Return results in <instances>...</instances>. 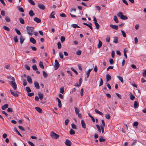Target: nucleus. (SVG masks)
<instances>
[{"mask_svg":"<svg viewBox=\"0 0 146 146\" xmlns=\"http://www.w3.org/2000/svg\"><path fill=\"white\" fill-rule=\"evenodd\" d=\"M72 26L74 28H76L77 27L80 28V27L76 24H73L72 25Z\"/></svg>","mask_w":146,"mask_h":146,"instance_id":"nucleus-44","label":"nucleus"},{"mask_svg":"<svg viewBox=\"0 0 146 146\" xmlns=\"http://www.w3.org/2000/svg\"><path fill=\"white\" fill-rule=\"evenodd\" d=\"M24 40L25 39L22 36H21L20 37V42L21 44L23 43Z\"/></svg>","mask_w":146,"mask_h":146,"instance_id":"nucleus-25","label":"nucleus"},{"mask_svg":"<svg viewBox=\"0 0 146 146\" xmlns=\"http://www.w3.org/2000/svg\"><path fill=\"white\" fill-rule=\"evenodd\" d=\"M14 130L17 132V133L21 137H22L20 133L18 131L16 127H15L14 128Z\"/></svg>","mask_w":146,"mask_h":146,"instance_id":"nucleus-33","label":"nucleus"},{"mask_svg":"<svg viewBox=\"0 0 146 146\" xmlns=\"http://www.w3.org/2000/svg\"><path fill=\"white\" fill-rule=\"evenodd\" d=\"M34 84L35 85V87L38 89L40 88V86H39V84L38 83L36 82H34Z\"/></svg>","mask_w":146,"mask_h":146,"instance_id":"nucleus-10","label":"nucleus"},{"mask_svg":"<svg viewBox=\"0 0 146 146\" xmlns=\"http://www.w3.org/2000/svg\"><path fill=\"white\" fill-rule=\"evenodd\" d=\"M71 69L77 75L78 74V73L77 71L75 70L73 68H72Z\"/></svg>","mask_w":146,"mask_h":146,"instance_id":"nucleus-60","label":"nucleus"},{"mask_svg":"<svg viewBox=\"0 0 146 146\" xmlns=\"http://www.w3.org/2000/svg\"><path fill=\"white\" fill-rule=\"evenodd\" d=\"M76 54L77 55H80L81 54V51L80 50H78L77 51Z\"/></svg>","mask_w":146,"mask_h":146,"instance_id":"nucleus-55","label":"nucleus"},{"mask_svg":"<svg viewBox=\"0 0 146 146\" xmlns=\"http://www.w3.org/2000/svg\"><path fill=\"white\" fill-rule=\"evenodd\" d=\"M61 41L62 43L65 40V38L63 36H62L60 38Z\"/></svg>","mask_w":146,"mask_h":146,"instance_id":"nucleus-48","label":"nucleus"},{"mask_svg":"<svg viewBox=\"0 0 146 146\" xmlns=\"http://www.w3.org/2000/svg\"><path fill=\"white\" fill-rule=\"evenodd\" d=\"M105 117L106 118L108 119H110V115L108 114H106V115H105Z\"/></svg>","mask_w":146,"mask_h":146,"instance_id":"nucleus-61","label":"nucleus"},{"mask_svg":"<svg viewBox=\"0 0 146 146\" xmlns=\"http://www.w3.org/2000/svg\"><path fill=\"white\" fill-rule=\"evenodd\" d=\"M57 47L58 49H60L61 48V44L60 42H58L57 43Z\"/></svg>","mask_w":146,"mask_h":146,"instance_id":"nucleus-40","label":"nucleus"},{"mask_svg":"<svg viewBox=\"0 0 146 146\" xmlns=\"http://www.w3.org/2000/svg\"><path fill=\"white\" fill-rule=\"evenodd\" d=\"M81 123L82 128L84 129H85L86 128V125L84 121L83 120H82L81 121Z\"/></svg>","mask_w":146,"mask_h":146,"instance_id":"nucleus-14","label":"nucleus"},{"mask_svg":"<svg viewBox=\"0 0 146 146\" xmlns=\"http://www.w3.org/2000/svg\"><path fill=\"white\" fill-rule=\"evenodd\" d=\"M72 128L74 129H76L77 128L75 125L74 123H72L71 124Z\"/></svg>","mask_w":146,"mask_h":146,"instance_id":"nucleus-45","label":"nucleus"},{"mask_svg":"<svg viewBox=\"0 0 146 146\" xmlns=\"http://www.w3.org/2000/svg\"><path fill=\"white\" fill-rule=\"evenodd\" d=\"M96 126L97 127V128L98 129V131L99 132H101V127H100L99 125H96Z\"/></svg>","mask_w":146,"mask_h":146,"instance_id":"nucleus-46","label":"nucleus"},{"mask_svg":"<svg viewBox=\"0 0 146 146\" xmlns=\"http://www.w3.org/2000/svg\"><path fill=\"white\" fill-rule=\"evenodd\" d=\"M29 14L30 16L32 17L35 14L32 10H30L29 12Z\"/></svg>","mask_w":146,"mask_h":146,"instance_id":"nucleus-27","label":"nucleus"},{"mask_svg":"<svg viewBox=\"0 0 146 146\" xmlns=\"http://www.w3.org/2000/svg\"><path fill=\"white\" fill-rule=\"evenodd\" d=\"M99 141L100 142H104L105 141V139L101 137L99 139Z\"/></svg>","mask_w":146,"mask_h":146,"instance_id":"nucleus-56","label":"nucleus"},{"mask_svg":"<svg viewBox=\"0 0 146 146\" xmlns=\"http://www.w3.org/2000/svg\"><path fill=\"white\" fill-rule=\"evenodd\" d=\"M9 83L14 89L15 90L17 88V86L15 82L14 81H10Z\"/></svg>","mask_w":146,"mask_h":146,"instance_id":"nucleus-4","label":"nucleus"},{"mask_svg":"<svg viewBox=\"0 0 146 146\" xmlns=\"http://www.w3.org/2000/svg\"><path fill=\"white\" fill-rule=\"evenodd\" d=\"M3 28L5 30L7 31H9L10 30L9 29L7 26H3Z\"/></svg>","mask_w":146,"mask_h":146,"instance_id":"nucleus-50","label":"nucleus"},{"mask_svg":"<svg viewBox=\"0 0 146 146\" xmlns=\"http://www.w3.org/2000/svg\"><path fill=\"white\" fill-rule=\"evenodd\" d=\"M138 107V104L137 102L136 101H135L134 103V107L135 108H137Z\"/></svg>","mask_w":146,"mask_h":146,"instance_id":"nucleus-36","label":"nucleus"},{"mask_svg":"<svg viewBox=\"0 0 146 146\" xmlns=\"http://www.w3.org/2000/svg\"><path fill=\"white\" fill-rule=\"evenodd\" d=\"M138 123L137 122H135L133 123V126L136 127L138 125Z\"/></svg>","mask_w":146,"mask_h":146,"instance_id":"nucleus-57","label":"nucleus"},{"mask_svg":"<svg viewBox=\"0 0 146 146\" xmlns=\"http://www.w3.org/2000/svg\"><path fill=\"white\" fill-rule=\"evenodd\" d=\"M5 20L7 22H9L11 21L10 19L7 16L5 17Z\"/></svg>","mask_w":146,"mask_h":146,"instance_id":"nucleus-42","label":"nucleus"},{"mask_svg":"<svg viewBox=\"0 0 146 146\" xmlns=\"http://www.w3.org/2000/svg\"><path fill=\"white\" fill-rule=\"evenodd\" d=\"M69 120L68 119H66L65 121V124L66 125H67L68 123H69Z\"/></svg>","mask_w":146,"mask_h":146,"instance_id":"nucleus-59","label":"nucleus"},{"mask_svg":"<svg viewBox=\"0 0 146 146\" xmlns=\"http://www.w3.org/2000/svg\"><path fill=\"white\" fill-rule=\"evenodd\" d=\"M28 143L31 146H35V145L33 143H32L31 141H29L28 142Z\"/></svg>","mask_w":146,"mask_h":146,"instance_id":"nucleus-64","label":"nucleus"},{"mask_svg":"<svg viewBox=\"0 0 146 146\" xmlns=\"http://www.w3.org/2000/svg\"><path fill=\"white\" fill-rule=\"evenodd\" d=\"M102 125H101V126H102L103 127H105V124L104 122V121L103 119L102 120Z\"/></svg>","mask_w":146,"mask_h":146,"instance_id":"nucleus-49","label":"nucleus"},{"mask_svg":"<svg viewBox=\"0 0 146 146\" xmlns=\"http://www.w3.org/2000/svg\"><path fill=\"white\" fill-rule=\"evenodd\" d=\"M26 90L27 92H31V90L29 87H26Z\"/></svg>","mask_w":146,"mask_h":146,"instance_id":"nucleus-39","label":"nucleus"},{"mask_svg":"<svg viewBox=\"0 0 146 146\" xmlns=\"http://www.w3.org/2000/svg\"><path fill=\"white\" fill-rule=\"evenodd\" d=\"M102 45V42L100 40L99 41V43L98 45V47L99 48H100Z\"/></svg>","mask_w":146,"mask_h":146,"instance_id":"nucleus-35","label":"nucleus"},{"mask_svg":"<svg viewBox=\"0 0 146 146\" xmlns=\"http://www.w3.org/2000/svg\"><path fill=\"white\" fill-rule=\"evenodd\" d=\"M17 8L21 12L23 13L24 12V10L23 9L22 7H17Z\"/></svg>","mask_w":146,"mask_h":146,"instance_id":"nucleus-32","label":"nucleus"},{"mask_svg":"<svg viewBox=\"0 0 146 146\" xmlns=\"http://www.w3.org/2000/svg\"><path fill=\"white\" fill-rule=\"evenodd\" d=\"M32 68L33 70H38V69L37 68L36 66V65H33L32 66Z\"/></svg>","mask_w":146,"mask_h":146,"instance_id":"nucleus-47","label":"nucleus"},{"mask_svg":"<svg viewBox=\"0 0 146 146\" xmlns=\"http://www.w3.org/2000/svg\"><path fill=\"white\" fill-rule=\"evenodd\" d=\"M30 41L33 44H35L36 41L35 39L33 37H31L30 39Z\"/></svg>","mask_w":146,"mask_h":146,"instance_id":"nucleus-13","label":"nucleus"},{"mask_svg":"<svg viewBox=\"0 0 146 146\" xmlns=\"http://www.w3.org/2000/svg\"><path fill=\"white\" fill-rule=\"evenodd\" d=\"M36 110L39 113H42V110L38 107H36L35 108Z\"/></svg>","mask_w":146,"mask_h":146,"instance_id":"nucleus-21","label":"nucleus"},{"mask_svg":"<svg viewBox=\"0 0 146 146\" xmlns=\"http://www.w3.org/2000/svg\"><path fill=\"white\" fill-rule=\"evenodd\" d=\"M38 95L39 96V98L40 100H42L43 97V94L40 92H39L38 93Z\"/></svg>","mask_w":146,"mask_h":146,"instance_id":"nucleus-12","label":"nucleus"},{"mask_svg":"<svg viewBox=\"0 0 146 146\" xmlns=\"http://www.w3.org/2000/svg\"><path fill=\"white\" fill-rule=\"evenodd\" d=\"M29 2L33 5H35V3L33 0H28Z\"/></svg>","mask_w":146,"mask_h":146,"instance_id":"nucleus-34","label":"nucleus"},{"mask_svg":"<svg viewBox=\"0 0 146 146\" xmlns=\"http://www.w3.org/2000/svg\"><path fill=\"white\" fill-rule=\"evenodd\" d=\"M121 32L122 33V35L124 37H126V35L125 33V32L124 31H121Z\"/></svg>","mask_w":146,"mask_h":146,"instance_id":"nucleus-51","label":"nucleus"},{"mask_svg":"<svg viewBox=\"0 0 146 146\" xmlns=\"http://www.w3.org/2000/svg\"><path fill=\"white\" fill-rule=\"evenodd\" d=\"M65 143L67 146H71L72 145V142L70 140L66 139L65 142Z\"/></svg>","mask_w":146,"mask_h":146,"instance_id":"nucleus-6","label":"nucleus"},{"mask_svg":"<svg viewBox=\"0 0 146 146\" xmlns=\"http://www.w3.org/2000/svg\"><path fill=\"white\" fill-rule=\"evenodd\" d=\"M26 29L27 32L29 35L32 36L33 35V31L34 30L33 27L27 26L26 27Z\"/></svg>","mask_w":146,"mask_h":146,"instance_id":"nucleus-1","label":"nucleus"},{"mask_svg":"<svg viewBox=\"0 0 146 146\" xmlns=\"http://www.w3.org/2000/svg\"><path fill=\"white\" fill-rule=\"evenodd\" d=\"M94 24L96 26V27L97 29H98L100 27L99 24L97 22H94Z\"/></svg>","mask_w":146,"mask_h":146,"instance_id":"nucleus-41","label":"nucleus"},{"mask_svg":"<svg viewBox=\"0 0 146 146\" xmlns=\"http://www.w3.org/2000/svg\"><path fill=\"white\" fill-rule=\"evenodd\" d=\"M39 66L40 68L42 69L44 68V66L43 64V63L41 61H40L39 64Z\"/></svg>","mask_w":146,"mask_h":146,"instance_id":"nucleus-23","label":"nucleus"},{"mask_svg":"<svg viewBox=\"0 0 146 146\" xmlns=\"http://www.w3.org/2000/svg\"><path fill=\"white\" fill-rule=\"evenodd\" d=\"M117 16L119 17L121 19L126 20L128 18L126 16L123 15L122 13L119 12L117 14Z\"/></svg>","mask_w":146,"mask_h":146,"instance_id":"nucleus-2","label":"nucleus"},{"mask_svg":"<svg viewBox=\"0 0 146 146\" xmlns=\"http://www.w3.org/2000/svg\"><path fill=\"white\" fill-rule=\"evenodd\" d=\"M107 82L109 81L111 79V77L109 74H107L106 76Z\"/></svg>","mask_w":146,"mask_h":146,"instance_id":"nucleus-15","label":"nucleus"},{"mask_svg":"<svg viewBox=\"0 0 146 146\" xmlns=\"http://www.w3.org/2000/svg\"><path fill=\"white\" fill-rule=\"evenodd\" d=\"M55 15V13L54 11H52L50 15L49 18H55L54 15Z\"/></svg>","mask_w":146,"mask_h":146,"instance_id":"nucleus-19","label":"nucleus"},{"mask_svg":"<svg viewBox=\"0 0 146 146\" xmlns=\"http://www.w3.org/2000/svg\"><path fill=\"white\" fill-rule=\"evenodd\" d=\"M118 42V38L117 37H114L113 42L115 43H117Z\"/></svg>","mask_w":146,"mask_h":146,"instance_id":"nucleus-43","label":"nucleus"},{"mask_svg":"<svg viewBox=\"0 0 146 146\" xmlns=\"http://www.w3.org/2000/svg\"><path fill=\"white\" fill-rule=\"evenodd\" d=\"M19 21L21 23L23 24L25 23L24 20L21 18L19 19Z\"/></svg>","mask_w":146,"mask_h":146,"instance_id":"nucleus-29","label":"nucleus"},{"mask_svg":"<svg viewBox=\"0 0 146 146\" xmlns=\"http://www.w3.org/2000/svg\"><path fill=\"white\" fill-rule=\"evenodd\" d=\"M103 80L102 78H100V82L99 86H101L102 85H103Z\"/></svg>","mask_w":146,"mask_h":146,"instance_id":"nucleus-54","label":"nucleus"},{"mask_svg":"<svg viewBox=\"0 0 146 146\" xmlns=\"http://www.w3.org/2000/svg\"><path fill=\"white\" fill-rule=\"evenodd\" d=\"M110 40V37L109 36H107L106 39V41L107 42H109Z\"/></svg>","mask_w":146,"mask_h":146,"instance_id":"nucleus-52","label":"nucleus"},{"mask_svg":"<svg viewBox=\"0 0 146 146\" xmlns=\"http://www.w3.org/2000/svg\"><path fill=\"white\" fill-rule=\"evenodd\" d=\"M115 52L114 51H112L111 53V56L112 58H113L114 57Z\"/></svg>","mask_w":146,"mask_h":146,"instance_id":"nucleus-62","label":"nucleus"},{"mask_svg":"<svg viewBox=\"0 0 146 146\" xmlns=\"http://www.w3.org/2000/svg\"><path fill=\"white\" fill-rule=\"evenodd\" d=\"M34 20L35 21L38 23H40L41 21V20L38 18L37 17L35 18Z\"/></svg>","mask_w":146,"mask_h":146,"instance_id":"nucleus-20","label":"nucleus"},{"mask_svg":"<svg viewBox=\"0 0 146 146\" xmlns=\"http://www.w3.org/2000/svg\"><path fill=\"white\" fill-rule=\"evenodd\" d=\"M92 70V69H89L86 72V74L87 76V78H88L89 76L90 73V72L91 71V70Z\"/></svg>","mask_w":146,"mask_h":146,"instance_id":"nucleus-22","label":"nucleus"},{"mask_svg":"<svg viewBox=\"0 0 146 146\" xmlns=\"http://www.w3.org/2000/svg\"><path fill=\"white\" fill-rule=\"evenodd\" d=\"M38 7L40 9L42 10H44L45 9V6L42 4H38Z\"/></svg>","mask_w":146,"mask_h":146,"instance_id":"nucleus-7","label":"nucleus"},{"mask_svg":"<svg viewBox=\"0 0 146 146\" xmlns=\"http://www.w3.org/2000/svg\"><path fill=\"white\" fill-rule=\"evenodd\" d=\"M110 26L113 29L115 30H117L118 28L117 25H110Z\"/></svg>","mask_w":146,"mask_h":146,"instance_id":"nucleus-11","label":"nucleus"},{"mask_svg":"<svg viewBox=\"0 0 146 146\" xmlns=\"http://www.w3.org/2000/svg\"><path fill=\"white\" fill-rule=\"evenodd\" d=\"M8 108V105L7 104H5L1 107V108L2 110H5L7 108Z\"/></svg>","mask_w":146,"mask_h":146,"instance_id":"nucleus-18","label":"nucleus"},{"mask_svg":"<svg viewBox=\"0 0 146 146\" xmlns=\"http://www.w3.org/2000/svg\"><path fill=\"white\" fill-rule=\"evenodd\" d=\"M70 134L71 135H74L75 134L74 131L72 129H71L70 131Z\"/></svg>","mask_w":146,"mask_h":146,"instance_id":"nucleus-37","label":"nucleus"},{"mask_svg":"<svg viewBox=\"0 0 146 146\" xmlns=\"http://www.w3.org/2000/svg\"><path fill=\"white\" fill-rule=\"evenodd\" d=\"M114 20L116 23H118L119 22L116 16L115 15L114 16Z\"/></svg>","mask_w":146,"mask_h":146,"instance_id":"nucleus-30","label":"nucleus"},{"mask_svg":"<svg viewBox=\"0 0 146 146\" xmlns=\"http://www.w3.org/2000/svg\"><path fill=\"white\" fill-rule=\"evenodd\" d=\"M60 66L59 64L56 60L55 61L54 68L55 70H56L59 68Z\"/></svg>","mask_w":146,"mask_h":146,"instance_id":"nucleus-5","label":"nucleus"},{"mask_svg":"<svg viewBox=\"0 0 146 146\" xmlns=\"http://www.w3.org/2000/svg\"><path fill=\"white\" fill-rule=\"evenodd\" d=\"M130 99L131 100H133L135 98V96L133 95L131 93L130 94Z\"/></svg>","mask_w":146,"mask_h":146,"instance_id":"nucleus-26","label":"nucleus"},{"mask_svg":"<svg viewBox=\"0 0 146 146\" xmlns=\"http://www.w3.org/2000/svg\"><path fill=\"white\" fill-rule=\"evenodd\" d=\"M137 141L135 140H134L133 143L131 144V146H133L134 145H135L136 143H137Z\"/></svg>","mask_w":146,"mask_h":146,"instance_id":"nucleus-58","label":"nucleus"},{"mask_svg":"<svg viewBox=\"0 0 146 146\" xmlns=\"http://www.w3.org/2000/svg\"><path fill=\"white\" fill-rule=\"evenodd\" d=\"M27 80L28 82L30 84H32L33 83L31 77L29 76H28L27 77Z\"/></svg>","mask_w":146,"mask_h":146,"instance_id":"nucleus-9","label":"nucleus"},{"mask_svg":"<svg viewBox=\"0 0 146 146\" xmlns=\"http://www.w3.org/2000/svg\"><path fill=\"white\" fill-rule=\"evenodd\" d=\"M50 135L51 137L53 139H57L59 138V135L54 133L53 131H51Z\"/></svg>","mask_w":146,"mask_h":146,"instance_id":"nucleus-3","label":"nucleus"},{"mask_svg":"<svg viewBox=\"0 0 146 146\" xmlns=\"http://www.w3.org/2000/svg\"><path fill=\"white\" fill-rule=\"evenodd\" d=\"M11 92V93L12 95H13V96L15 97H18L19 96V94H18L17 93V92H13L11 90H10Z\"/></svg>","mask_w":146,"mask_h":146,"instance_id":"nucleus-8","label":"nucleus"},{"mask_svg":"<svg viewBox=\"0 0 146 146\" xmlns=\"http://www.w3.org/2000/svg\"><path fill=\"white\" fill-rule=\"evenodd\" d=\"M15 30L17 34L19 35H21V33L19 30L17 29H15Z\"/></svg>","mask_w":146,"mask_h":146,"instance_id":"nucleus-31","label":"nucleus"},{"mask_svg":"<svg viewBox=\"0 0 146 146\" xmlns=\"http://www.w3.org/2000/svg\"><path fill=\"white\" fill-rule=\"evenodd\" d=\"M56 100L58 101V106L60 108H61L62 107V104L60 100L58 98H56Z\"/></svg>","mask_w":146,"mask_h":146,"instance_id":"nucleus-16","label":"nucleus"},{"mask_svg":"<svg viewBox=\"0 0 146 146\" xmlns=\"http://www.w3.org/2000/svg\"><path fill=\"white\" fill-rule=\"evenodd\" d=\"M106 85L108 87V88L110 89H111V86L110 84H109V83L107 82L106 83Z\"/></svg>","mask_w":146,"mask_h":146,"instance_id":"nucleus-63","label":"nucleus"},{"mask_svg":"<svg viewBox=\"0 0 146 146\" xmlns=\"http://www.w3.org/2000/svg\"><path fill=\"white\" fill-rule=\"evenodd\" d=\"M43 74L44 77L45 78H46L48 76L47 74L44 71H43Z\"/></svg>","mask_w":146,"mask_h":146,"instance_id":"nucleus-38","label":"nucleus"},{"mask_svg":"<svg viewBox=\"0 0 146 146\" xmlns=\"http://www.w3.org/2000/svg\"><path fill=\"white\" fill-rule=\"evenodd\" d=\"M95 111L97 113L100 115H101L102 116L103 115V114L102 113L99 111H98L96 109L95 110Z\"/></svg>","mask_w":146,"mask_h":146,"instance_id":"nucleus-17","label":"nucleus"},{"mask_svg":"<svg viewBox=\"0 0 146 146\" xmlns=\"http://www.w3.org/2000/svg\"><path fill=\"white\" fill-rule=\"evenodd\" d=\"M74 108L75 109V111L76 114L78 113H79V112H80V110L79 109L75 107H74Z\"/></svg>","mask_w":146,"mask_h":146,"instance_id":"nucleus-24","label":"nucleus"},{"mask_svg":"<svg viewBox=\"0 0 146 146\" xmlns=\"http://www.w3.org/2000/svg\"><path fill=\"white\" fill-rule=\"evenodd\" d=\"M117 77L118 79L121 81L122 83H123V78L122 77L119 76H117Z\"/></svg>","mask_w":146,"mask_h":146,"instance_id":"nucleus-28","label":"nucleus"},{"mask_svg":"<svg viewBox=\"0 0 146 146\" xmlns=\"http://www.w3.org/2000/svg\"><path fill=\"white\" fill-rule=\"evenodd\" d=\"M7 111L9 112H13V110L11 108H8L7 110Z\"/></svg>","mask_w":146,"mask_h":146,"instance_id":"nucleus-53","label":"nucleus"}]
</instances>
